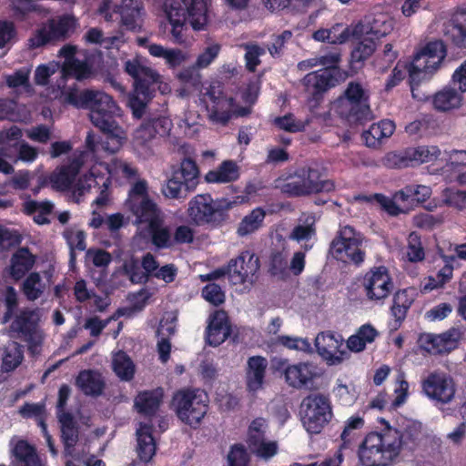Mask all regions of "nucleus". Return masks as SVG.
<instances>
[{
  "label": "nucleus",
  "instance_id": "f257e3e1",
  "mask_svg": "<svg viewBox=\"0 0 466 466\" xmlns=\"http://www.w3.org/2000/svg\"><path fill=\"white\" fill-rule=\"evenodd\" d=\"M127 208L135 217L137 235L148 240L157 249L173 247L171 228L166 224V214L150 198L145 179L137 181L128 191Z\"/></svg>",
  "mask_w": 466,
  "mask_h": 466
},
{
  "label": "nucleus",
  "instance_id": "f03ea898",
  "mask_svg": "<svg viewBox=\"0 0 466 466\" xmlns=\"http://www.w3.org/2000/svg\"><path fill=\"white\" fill-rule=\"evenodd\" d=\"M61 98L65 104L77 109H88L92 124L107 138L116 140L117 145L121 144L123 131L116 120L121 109L111 96L96 89L79 90L75 85L64 88Z\"/></svg>",
  "mask_w": 466,
  "mask_h": 466
},
{
  "label": "nucleus",
  "instance_id": "7ed1b4c3",
  "mask_svg": "<svg viewBox=\"0 0 466 466\" xmlns=\"http://www.w3.org/2000/svg\"><path fill=\"white\" fill-rule=\"evenodd\" d=\"M380 422L385 425L384 430L368 433L359 447L358 455L363 466H389L400 456L405 436L410 434L412 441L417 438L392 428L385 419L381 418Z\"/></svg>",
  "mask_w": 466,
  "mask_h": 466
},
{
  "label": "nucleus",
  "instance_id": "20e7f679",
  "mask_svg": "<svg viewBox=\"0 0 466 466\" xmlns=\"http://www.w3.org/2000/svg\"><path fill=\"white\" fill-rule=\"evenodd\" d=\"M163 9L172 26L174 42L177 44L186 40L183 32L187 30V22L195 31L204 30L208 24L207 0H165Z\"/></svg>",
  "mask_w": 466,
  "mask_h": 466
},
{
  "label": "nucleus",
  "instance_id": "39448f33",
  "mask_svg": "<svg viewBox=\"0 0 466 466\" xmlns=\"http://www.w3.org/2000/svg\"><path fill=\"white\" fill-rule=\"evenodd\" d=\"M447 56V47L441 39L428 42L413 56L409 66V82L413 98L425 100L427 96L418 93L420 84L429 80L440 68Z\"/></svg>",
  "mask_w": 466,
  "mask_h": 466
},
{
  "label": "nucleus",
  "instance_id": "423d86ee",
  "mask_svg": "<svg viewBox=\"0 0 466 466\" xmlns=\"http://www.w3.org/2000/svg\"><path fill=\"white\" fill-rule=\"evenodd\" d=\"M236 204L225 198L214 200L208 193L198 194L188 202L187 215L196 226L218 228L228 219V211Z\"/></svg>",
  "mask_w": 466,
  "mask_h": 466
},
{
  "label": "nucleus",
  "instance_id": "0eeeda50",
  "mask_svg": "<svg viewBox=\"0 0 466 466\" xmlns=\"http://www.w3.org/2000/svg\"><path fill=\"white\" fill-rule=\"evenodd\" d=\"M209 397L199 388H183L172 397L171 407L185 424L198 429L208 410Z\"/></svg>",
  "mask_w": 466,
  "mask_h": 466
},
{
  "label": "nucleus",
  "instance_id": "6e6552de",
  "mask_svg": "<svg viewBox=\"0 0 466 466\" xmlns=\"http://www.w3.org/2000/svg\"><path fill=\"white\" fill-rule=\"evenodd\" d=\"M316 59L318 65L323 67L307 74L302 84L306 91L311 93L315 100H319L323 93L339 83L342 71L339 67L340 54L338 52H329Z\"/></svg>",
  "mask_w": 466,
  "mask_h": 466
},
{
  "label": "nucleus",
  "instance_id": "1a4fd4ad",
  "mask_svg": "<svg viewBox=\"0 0 466 466\" xmlns=\"http://www.w3.org/2000/svg\"><path fill=\"white\" fill-rule=\"evenodd\" d=\"M297 179L289 181L280 187V191L289 198L307 197L335 189L334 182L324 177L319 167H307L295 172Z\"/></svg>",
  "mask_w": 466,
  "mask_h": 466
},
{
  "label": "nucleus",
  "instance_id": "9d476101",
  "mask_svg": "<svg viewBox=\"0 0 466 466\" xmlns=\"http://www.w3.org/2000/svg\"><path fill=\"white\" fill-rule=\"evenodd\" d=\"M337 112L350 123H361L371 116L370 93L356 81H350L337 101Z\"/></svg>",
  "mask_w": 466,
  "mask_h": 466
},
{
  "label": "nucleus",
  "instance_id": "9b49d317",
  "mask_svg": "<svg viewBox=\"0 0 466 466\" xmlns=\"http://www.w3.org/2000/svg\"><path fill=\"white\" fill-rule=\"evenodd\" d=\"M299 414L301 422L309 434L320 433L333 417L329 396L322 393L309 394L301 401Z\"/></svg>",
  "mask_w": 466,
  "mask_h": 466
},
{
  "label": "nucleus",
  "instance_id": "f8f14e48",
  "mask_svg": "<svg viewBox=\"0 0 466 466\" xmlns=\"http://www.w3.org/2000/svg\"><path fill=\"white\" fill-rule=\"evenodd\" d=\"M329 253L337 260L349 261L360 266L366 253L362 249V238L350 226L341 227L329 245Z\"/></svg>",
  "mask_w": 466,
  "mask_h": 466
},
{
  "label": "nucleus",
  "instance_id": "ddd939ff",
  "mask_svg": "<svg viewBox=\"0 0 466 466\" xmlns=\"http://www.w3.org/2000/svg\"><path fill=\"white\" fill-rule=\"evenodd\" d=\"M205 96L210 102V105L207 106L209 119L222 126L228 125L232 116L231 108L234 106V98L225 94L224 86L220 82L211 83L207 88Z\"/></svg>",
  "mask_w": 466,
  "mask_h": 466
},
{
  "label": "nucleus",
  "instance_id": "4468645a",
  "mask_svg": "<svg viewBox=\"0 0 466 466\" xmlns=\"http://www.w3.org/2000/svg\"><path fill=\"white\" fill-rule=\"evenodd\" d=\"M362 285L367 299L372 301L385 299L394 288L392 278L384 266L370 268L364 275Z\"/></svg>",
  "mask_w": 466,
  "mask_h": 466
},
{
  "label": "nucleus",
  "instance_id": "2eb2a0df",
  "mask_svg": "<svg viewBox=\"0 0 466 466\" xmlns=\"http://www.w3.org/2000/svg\"><path fill=\"white\" fill-rule=\"evenodd\" d=\"M260 267L259 258L250 250L242 251L237 258L228 262L229 281L233 285L253 283Z\"/></svg>",
  "mask_w": 466,
  "mask_h": 466
},
{
  "label": "nucleus",
  "instance_id": "dca6fc26",
  "mask_svg": "<svg viewBox=\"0 0 466 466\" xmlns=\"http://www.w3.org/2000/svg\"><path fill=\"white\" fill-rule=\"evenodd\" d=\"M423 392L432 400L447 404L451 402L456 392L452 378L443 372H431L422 381Z\"/></svg>",
  "mask_w": 466,
  "mask_h": 466
},
{
  "label": "nucleus",
  "instance_id": "f3484780",
  "mask_svg": "<svg viewBox=\"0 0 466 466\" xmlns=\"http://www.w3.org/2000/svg\"><path fill=\"white\" fill-rule=\"evenodd\" d=\"M232 328L228 315L224 309H216L209 314L205 329L206 343L218 347L231 335Z\"/></svg>",
  "mask_w": 466,
  "mask_h": 466
},
{
  "label": "nucleus",
  "instance_id": "a211bd4d",
  "mask_svg": "<svg viewBox=\"0 0 466 466\" xmlns=\"http://www.w3.org/2000/svg\"><path fill=\"white\" fill-rule=\"evenodd\" d=\"M462 331L452 327L441 334H426L420 337L421 347L431 354L449 353L458 347Z\"/></svg>",
  "mask_w": 466,
  "mask_h": 466
},
{
  "label": "nucleus",
  "instance_id": "6ab92c4d",
  "mask_svg": "<svg viewBox=\"0 0 466 466\" xmlns=\"http://www.w3.org/2000/svg\"><path fill=\"white\" fill-rule=\"evenodd\" d=\"M171 126V121L164 116L146 118L135 130L134 140L137 145L146 146L157 136L168 135Z\"/></svg>",
  "mask_w": 466,
  "mask_h": 466
},
{
  "label": "nucleus",
  "instance_id": "aec40b11",
  "mask_svg": "<svg viewBox=\"0 0 466 466\" xmlns=\"http://www.w3.org/2000/svg\"><path fill=\"white\" fill-rule=\"evenodd\" d=\"M443 36L457 49H466V8L454 14L443 24Z\"/></svg>",
  "mask_w": 466,
  "mask_h": 466
},
{
  "label": "nucleus",
  "instance_id": "412c9836",
  "mask_svg": "<svg viewBox=\"0 0 466 466\" xmlns=\"http://www.w3.org/2000/svg\"><path fill=\"white\" fill-rule=\"evenodd\" d=\"M57 420L60 423L65 456L73 457L76 445L79 441L78 424L71 412L57 413Z\"/></svg>",
  "mask_w": 466,
  "mask_h": 466
},
{
  "label": "nucleus",
  "instance_id": "4be33fe9",
  "mask_svg": "<svg viewBox=\"0 0 466 466\" xmlns=\"http://www.w3.org/2000/svg\"><path fill=\"white\" fill-rule=\"evenodd\" d=\"M284 376L289 386L300 390L312 384L317 373L311 363L299 362L288 365L284 370Z\"/></svg>",
  "mask_w": 466,
  "mask_h": 466
},
{
  "label": "nucleus",
  "instance_id": "5701e85b",
  "mask_svg": "<svg viewBox=\"0 0 466 466\" xmlns=\"http://www.w3.org/2000/svg\"><path fill=\"white\" fill-rule=\"evenodd\" d=\"M164 399V389L157 387L153 390L139 391L135 398L134 407L137 411L148 418L155 417Z\"/></svg>",
  "mask_w": 466,
  "mask_h": 466
},
{
  "label": "nucleus",
  "instance_id": "b1692460",
  "mask_svg": "<svg viewBox=\"0 0 466 466\" xmlns=\"http://www.w3.org/2000/svg\"><path fill=\"white\" fill-rule=\"evenodd\" d=\"M35 259V256L32 254L29 248H18L12 254L10 264L6 268L9 277L15 281L22 279L33 268Z\"/></svg>",
  "mask_w": 466,
  "mask_h": 466
},
{
  "label": "nucleus",
  "instance_id": "393cba45",
  "mask_svg": "<svg viewBox=\"0 0 466 466\" xmlns=\"http://www.w3.org/2000/svg\"><path fill=\"white\" fill-rule=\"evenodd\" d=\"M38 321L39 317L36 310L25 309L15 317L10 328L13 331L20 334L24 340L33 345Z\"/></svg>",
  "mask_w": 466,
  "mask_h": 466
},
{
  "label": "nucleus",
  "instance_id": "a878e982",
  "mask_svg": "<svg viewBox=\"0 0 466 466\" xmlns=\"http://www.w3.org/2000/svg\"><path fill=\"white\" fill-rule=\"evenodd\" d=\"M76 386L86 396L99 397L106 389V380L98 370H83L76 378Z\"/></svg>",
  "mask_w": 466,
  "mask_h": 466
},
{
  "label": "nucleus",
  "instance_id": "bb28decb",
  "mask_svg": "<svg viewBox=\"0 0 466 466\" xmlns=\"http://www.w3.org/2000/svg\"><path fill=\"white\" fill-rule=\"evenodd\" d=\"M315 346L318 353L329 364H337L342 360V357L338 355L341 339L330 331L318 334L315 339Z\"/></svg>",
  "mask_w": 466,
  "mask_h": 466
},
{
  "label": "nucleus",
  "instance_id": "cd10ccee",
  "mask_svg": "<svg viewBox=\"0 0 466 466\" xmlns=\"http://www.w3.org/2000/svg\"><path fill=\"white\" fill-rule=\"evenodd\" d=\"M268 360L265 357L257 355L248 359L246 368V384L250 391L262 388L265 380Z\"/></svg>",
  "mask_w": 466,
  "mask_h": 466
},
{
  "label": "nucleus",
  "instance_id": "c85d7f7f",
  "mask_svg": "<svg viewBox=\"0 0 466 466\" xmlns=\"http://www.w3.org/2000/svg\"><path fill=\"white\" fill-rule=\"evenodd\" d=\"M137 452L139 460L144 462L151 461L156 454L157 444L153 437V425L141 422L137 429Z\"/></svg>",
  "mask_w": 466,
  "mask_h": 466
},
{
  "label": "nucleus",
  "instance_id": "c756f323",
  "mask_svg": "<svg viewBox=\"0 0 466 466\" xmlns=\"http://www.w3.org/2000/svg\"><path fill=\"white\" fill-rule=\"evenodd\" d=\"M81 167V162L74 159L68 165L56 168L49 177L52 187L60 191L71 188Z\"/></svg>",
  "mask_w": 466,
  "mask_h": 466
},
{
  "label": "nucleus",
  "instance_id": "7c9ffc66",
  "mask_svg": "<svg viewBox=\"0 0 466 466\" xmlns=\"http://www.w3.org/2000/svg\"><path fill=\"white\" fill-rule=\"evenodd\" d=\"M395 123L390 119H383L373 123L369 129L364 130L361 137L368 147L378 148L382 140L391 137L395 131Z\"/></svg>",
  "mask_w": 466,
  "mask_h": 466
},
{
  "label": "nucleus",
  "instance_id": "2f4dec72",
  "mask_svg": "<svg viewBox=\"0 0 466 466\" xmlns=\"http://www.w3.org/2000/svg\"><path fill=\"white\" fill-rule=\"evenodd\" d=\"M12 466H41L35 448L25 440H18L11 449Z\"/></svg>",
  "mask_w": 466,
  "mask_h": 466
},
{
  "label": "nucleus",
  "instance_id": "473e14b6",
  "mask_svg": "<svg viewBox=\"0 0 466 466\" xmlns=\"http://www.w3.org/2000/svg\"><path fill=\"white\" fill-rule=\"evenodd\" d=\"M414 288L399 289L394 295L390 313L398 326L406 319L407 313L413 304L416 298Z\"/></svg>",
  "mask_w": 466,
  "mask_h": 466
},
{
  "label": "nucleus",
  "instance_id": "72a5a7b5",
  "mask_svg": "<svg viewBox=\"0 0 466 466\" xmlns=\"http://www.w3.org/2000/svg\"><path fill=\"white\" fill-rule=\"evenodd\" d=\"M77 25L76 19L69 15H64L57 19H50L46 24L53 42L65 41Z\"/></svg>",
  "mask_w": 466,
  "mask_h": 466
},
{
  "label": "nucleus",
  "instance_id": "f704fd0d",
  "mask_svg": "<svg viewBox=\"0 0 466 466\" xmlns=\"http://www.w3.org/2000/svg\"><path fill=\"white\" fill-rule=\"evenodd\" d=\"M239 167L233 160H224L216 169L208 171L205 179L208 183L226 184L239 178Z\"/></svg>",
  "mask_w": 466,
  "mask_h": 466
},
{
  "label": "nucleus",
  "instance_id": "c9c22d12",
  "mask_svg": "<svg viewBox=\"0 0 466 466\" xmlns=\"http://www.w3.org/2000/svg\"><path fill=\"white\" fill-rule=\"evenodd\" d=\"M462 93L451 86H445L432 97L433 107L440 112L458 108L461 105Z\"/></svg>",
  "mask_w": 466,
  "mask_h": 466
},
{
  "label": "nucleus",
  "instance_id": "e433bc0d",
  "mask_svg": "<svg viewBox=\"0 0 466 466\" xmlns=\"http://www.w3.org/2000/svg\"><path fill=\"white\" fill-rule=\"evenodd\" d=\"M148 53L157 58H162L165 64L172 69L179 67L187 59V55L178 48H166L158 44H149Z\"/></svg>",
  "mask_w": 466,
  "mask_h": 466
},
{
  "label": "nucleus",
  "instance_id": "4c0bfd02",
  "mask_svg": "<svg viewBox=\"0 0 466 466\" xmlns=\"http://www.w3.org/2000/svg\"><path fill=\"white\" fill-rule=\"evenodd\" d=\"M143 11L142 3L139 0H123L119 7L121 22L127 30L136 31L138 19Z\"/></svg>",
  "mask_w": 466,
  "mask_h": 466
},
{
  "label": "nucleus",
  "instance_id": "58836bf2",
  "mask_svg": "<svg viewBox=\"0 0 466 466\" xmlns=\"http://www.w3.org/2000/svg\"><path fill=\"white\" fill-rule=\"evenodd\" d=\"M378 336V331L370 324L361 325L357 332L349 337L347 347L352 352H361L368 343H371Z\"/></svg>",
  "mask_w": 466,
  "mask_h": 466
},
{
  "label": "nucleus",
  "instance_id": "ea45409f",
  "mask_svg": "<svg viewBox=\"0 0 466 466\" xmlns=\"http://www.w3.org/2000/svg\"><path fill=\"white\" fill-rule=\"evenodd\" d=\"M265 217L266 211L262 208H255L239 222L237 228L238 235L246 237L258 230L263 225Z\"/></svg>",
  "mask_w": 466,
  "mask_h": 466
},
{
  "label": "nucleus",
  "instance_id": "a19ab883",
  "mask_svg": "<svg viewBox=\"0 0 466 466\" xmlns=\"http://www.w3.org/2000/svg\"><path fill=\"white\" fill-rule=\"evenodd\" d=\"M173 173L184 181L187 190H194L198 183V167L190 157H185L180 163V167Z\"/></svg>",
  "mask_w": 466,
  "mask_h": 466
},
{
  "label": "nucleus",
  "instance_id": "79ce46f5",
  "mask_svg": "<svg viewBox=\"0 0 466 466\" xmlns=\"http://www.w3.org/2000/svg\"><path fill=\"white\" fill-rule=\"evenodd\" d=\"M24 360V347L16 341L9 342L4 351L2 370L5 372L15 370Z\"/></svg>",
  "mask_w": 466,
  "mask_h": 466
},
{
  "label": "nucleus",
  "instance_id": "37998d69",
  "mask_svg": "<svg viewBox=\"0 0 466 466\" xmlns=\"http://www.w3.org/2000/svg\"><path fill=\"white\" fill-rule=\"evenodd\" d=\"M112 368L122 380L130 381L134 378L135 365L130 357L123 350H119L114 355Z\"/></svg>",
  "mask_w": 466,
  "mask_h": 466
},
{
  "label": "nucleus",
  "instance_id": "c03bdc74",
  "mask_svg": "<svg viewBox=\"0 0 466 466\" xmlns=\"http://www.w3.org/2000/svg\"><path fill=\"white\" fill-rule=\"evenodd\" d=\"M411 167L419 166L423 163L436 161L441 156V149L437 146H418L410 147Z\"/></svg>",
  "mask_w": 466,
  "mask_h": 466
},
{
  "label": "nucleus",
  "instance_id": "a18cd8bd",
  "mask_svg": "<svg viewBox=\"0 0 466 466\" xmlns=\"http://www.w3.org/2000/svg\"><path fill=\"white\" fill-rule=\"evenodd\" d=\"M86 233L84 230H76L72 228H66L63 232V238L66 239L70 248L69 263H76V250L84 251L86 248Z\"/></svg>",
  "mask_w": 466,
  "mask_h": 466
},
{
  "label": "nucleus",
  "instance_id": "49530a36",
  "mask_svg": "<svg viewBox=\"0 0 466 466\" xmlns=\"http://www.w3.org/2000/svg\"><path fill=\"white\" fill-rule=\"evenodd\" d=\"M20 415L25 419H35L41 431H46V404L44 402H25L19 409Z\"/></svg>",
  "mask_w": 466,
  "mask_h": 466
},
{
  "label": "nucleus",
  "instance_id": "de8ad7c7",
  "mask_svg": "<svg viewBox=\"0 0 466 466\" xmlns=\"http://www.w3.org/2000/svg\"><path fill=\"white\" fill-rule=\"evenodd\" d=\"M191 190L186 189L184 181L177 177L174 173L161 187L163 196L169 199L186 198Z\"/></svg>",
  "mask_w": 466,
  "mask_h": 466
},
{
  "label": "nucleus",
  "instance_id": "09e8293b",
  "mask_svg": "<svg viewBox=\"0 0 466 466\" xmlns=\"http://www.w3.org/2000/svg\"><path fill=\"white\" fill-rule=\"evenodd\" d=\"M65 75L72 76L76 80H85L92 76V66L87 61H81L77 58L65 62L63 66Z\"/></svg>",
  "mask_w": 466,
  "mask_h": 466
},
{
  "label": "nucleus",
  "instance_id": "8fccbe9b",
  "mask_svg": "<svg viewBox=\"0 0 466 466\" xmlns=\"http://www.w3.org/2000/svg\"><path fill=\"white\" fill-rule=\"evenodd\" d=\"M375 50V41L370 37L365 36L355 44L350 54V62L352 64H362L374 53Z\"/></svg>",
  "mask_w": 466,
  "mask_h": 466
},
{
  "label": "nucleus",
  "instance_id": "3c124183",
  "mask_svg": "<svg viewBox=\"0 0 466 466\" xmlns=\"http://www.w3.org/2000/svg\"><path fill=\"white\" fill-rule=\"evenodd\" d=\"M382 163L388 168L400 169L411 167L409 147H406L400 151H391L387 153L382 159Z\"/></svg>",
  "mask_w": 466,
  "mask_h": 466
},
{
  "label": "nucleus",
  "instance_id": "603ef678",
  "mask_svg": "<svg viewBox=\"0 0 466 466\" xmlns=\"http://www.w3.org/2000/svg\"><path fill=\"white\" fill-rule=\"evenodd\" d=\"M22 291L28 300L37 299L43 293L41 277L38 272H31L22 284Z\"/></svg>",
  "mask_w": 466,
  "mask_h": 466
},
{
  "label": "nucleus",
  "instance_id": "864d4df0",
  "mask_svg": "<svg viewBox=\"0 0 466 466\" xmlns=\"http://www.w3.org/2000/svg\"><path fill=\"white\" fill-rule=\"evenodd\" d=\"M227 466H250V456L242 443L230 446L227 455Z\"/></svg>",
  "mask_w": 466,
  "mask_h": 466
},
{
  "label": "nucleus",
  "instance_id": "5fc2aeb1",
  "mask_svg": "<svg viewBox=\"0 0 466 466\" xmlns=\"http://www.w3.org/2000/svg\"><path fill=\"white\" fill-rule=\"evenodd\" d=\"M364 426V420L359 415H354L350 417L346 422L344 429L340 434V449H348L350 448L351 441L353 440V436L351 435V431L353 430H360Z\"/></svg>",
  "mask_w": 466,
  "mask_h": 466
},
{
  "label": "nucleus",
  "instance_id": "6e6d98bb",
  "mask_svg": "<svg viewBox=\"0 0 466 466\" xmlns=\"http://www.w3.org/2000/svg\"><path fill=\"white\" fill-rule=\"evenodd\" d=\"M13 16L18 21H25L27 16L37 11V5L34 0H11Z\"/></svg>",
  "mask_w": 466,
  "mask_h": 466
},
{
  "label": "nucleus",
  "instance_id": "4d7b16f0",
  "mask_svg": "<svg viewBox=\"0 0 466 466\" xmlns=\"http://www.w3.org/2000/svg\"><path fill=\"white\" fill-rule=\"evenodd\" d=\"M407 257L410 262H420L425 258L420 237L416 232H411L408 238Z\"/></svg>",
  "mask_w": 466,
  "mask_h": 466
},
{
  "label": "nucleus",
  "instance_id": "13d9d810",
  "mask_svg": "<svg viewBox=\"0 0 466 466\" xmlns=\"http://www.w3.org/2000/svg\"><path fill=\"white\" fill-rule=\"evenodd\" d=\"M275 344L289 350H296L301 351H309L310 349V343L307 339L288 335L278 336L275 339Z\"/></svg>",
  "mask_w": 466,
  "mask_h": 466
},
{
  "label": "nucleus",
  "instance_id": "bf43d9fd",
  "mask_svg": "<svg viewBox=\"0 0 466 466\" xmlns=\"http://www.w3.org/2000/svg\"><path fill=\"white\" fill-rule=\"evenodd\" d=\"M201 296L205 300L216 307L225 302L224 291L218 284L214 282L207 284L202 289Z\"/></svg>",
  "mask_w": 466,
  "mask_h": 466
},
{
  "label": "nucleus",
  "instance_id": "052dcab7",
  "mask_svg": "<svg viewBox=\"0 0 466 466\" xmlns=\"http://www.w3.org/2000/svg\"><path fill=\"white\" fill-rule=\"evenodd\" d=\"M274 124L279 129L297 133L304 130L305 125L302 121H298L292 114H287L283 116L276 117Z\"/></svg>",
  "mask_w": 466,
  "mask_h": 466
},
{
  "label": "nucleus",
  "instance_id": "680f3d73",
  "mask_svg": "<svg viewBox=\"0 0 466 466\" xmlns=\"http://www.w3.org/2000/svg\"><path fill=\"white\" fill-rule=\"evenodd\" d=\"M265 53V49L258 45L247 46L245 54L247 70L254 73L257 66L261 63L259 57Z\"/></svg>",
  "mask_w": 466,
  "mask_h": 466
},
{
  "label": "nucleus",
  "instance_id": "e2e57ef3",
  "mask_svg": "<svg viewBox=\"0 0 466 466\" xmlns=\"http://www.w3.org/2000/svg\"><path fill=\"white\" fill-rule=\"evenodd\" d=\"M444 202L451 207L456 208L460 210L466 206V191L456 188H446L443 191Z\"/></svg>",
  "mask_w": 466,
  "mask_h": 466
},
{
  "label": "nucleus",
  "instance_id": "0e129e2a",
  "mask_svg": "<svg viewBox=\"0 0 466 466\" xmlns=\"http://www.w3.org/2000/svg\"><path fill=\"white\" fill-rule=\"evenodd\" d=\"M54 43L48 28L44 25L36 29L27 40V47L31 50L45 46L47 44Z\"/></svg>",
  "mask_w": 466,
  "mask_h": 466
},
{
  "label": "nucleus",
  "instance_id": "69168bd1",
  "mask_svg": "<svg viewBox=\"0 0 466 466\" xmlns=\"http://www.w3.org/2000/svg\"><path fill=\"white\" fill-rule=\"evenodd\" d=\"M288 261L280 251L272 252L269 257L268 271L272 276H283L287 273Z\"/></svg>",
  "mask_w": 466,
  "mask_h": 466
},
{
  "label": "nucleus",
  "instance_id": "338daca9",
  "mask_svg": "<svg viewBox=\"0 0 466 466\" xmlns=\"http://www.w3.org/2000/svg\"><path fill=\"white\" fill-rule=\"evenodd\" d=\"M158 75L153 70L149 74L135 79V91L137 95L143 96L145 98L150 94L151 86L157 83Z\"/></svg>",
  "mask_w": 466,
  "mask_h": 466
},
{
  "label": "nucleus",
  "instance_id": "774afa93",
  "mask_svg": "<svg viewBox=\"0 0 466 466\" xmlns=\"http://www.w3.org/2000/svg\"><path fill=\"white\" fill-rule=\"evenodd\" d=\"M85 39L89 44L100 45L104 46L105 47H109V46L115 44V42L117 40V37H104L101 29L92 27L86 33Z\"/></svg>",
  "mask_w": 466,
  "mask_h": 466
}]
</instances>
